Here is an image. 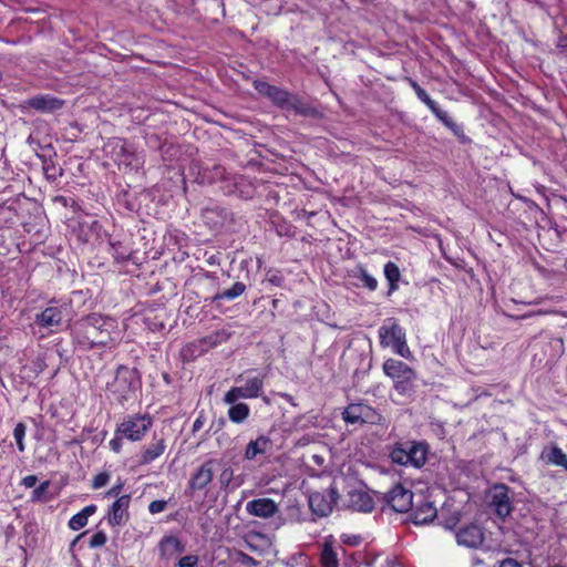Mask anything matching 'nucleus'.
Instances as JSON below:
<instances>
[{
	"mask_svg": "<svg viewBox=\"0 0 567 567\" xmlns=\"http://www.w3.org/2000/svg\"><path fill=\"white\" fill-rule=\"evenodd\" d=\"M111 480V474L109 472H100L93 476L91 482V487L93 489H100L109 484Z\"/></svg>",
	"mask_w": 567,
	"mask_h": 567,
	"instance_id": "nucleus-40",
	"label": "nucleus"
},
{
	"mask_svg": "<svg viewBox=\"0 0 567 567\" xmlns=\"http://www.w3.org/2000/svg\"><path fill=\"white\" fill-rule=\"evenodd\" d=\"M204 426V419L202 415H199L193 423L192 431L195 433L199 431Z\"/></svg>",
	"mask_w": 567,
	"mask_h": 567,
	"instance_id": "nucleus-52",
	"label": "nucleus"
},
{
	"mask_svg": "<svg viewBox=\"0 0 567 567\" xmlns=\"http://www.w3.org/2000/svg\"><path fill=\"white\" fill-rule=\"evenodd\" d=\"M342 419L348 424H382L383 416L365 403H350L342 411Z\"/></svg>",
	"mask_w": 567,
	"mask_h": 567,
	"instance_id": "nucleus-8",
	"label": "nucleus"
},
{
	"mask_svg": "<svg viewBox=\"0 0 567 567\" xmlns=\"http://www.w3.org/2000/svg\"><path fill=\"white\" fill-rule=\"evenodd\" d=\"M70 305L51 300L48 307L35 316V323L42 328H60L69 320Z\"/></svg>",
	"mask_w": 567,
	"mask_h": 567,
	"instance_id": "nucleus-9",
	"label": "nucleus"
},
{
	"mask_svg": "<svg viewBox=\"0 0 567 567\" xmlns=\"http://www.w3.org/2000/svg\"><path fill=\"white\" fill-rule=\"evenodd\" d=\"M246 511L248 514L261 518H269L274 516L278 511V505L271 498H255L246 504Z\"/></svg>",
	"mask_w": 567,
	"mask_h": 567,
	"instance_id": "nucleus-21",
	"label": "nucleus"
},
{
	"mask_svg": "<svg viewBox=\"0 0 567 567\" xmlns=\"http://www.w3.org/2000/svg\"><path fill=\"white\" fill-rule=\"evenodd\" d=\"M509 493V487L503 483H497L491 488L489 505L494 508L495 514L503 519L513 511Z\"/></svg>",
	"mask_w": 567,
	"mask_h": 567,
	"instance_id": "nucleus-14",
	"label": "nucleus"
},
{
	"mask_svg": "<svg viewBox=\"0 0 567 567\" xmlns=\"http://www.w3.org/2000/svg\"><path fill=\"white\" fill-rule=\"evenodd\" d=\"M123 487H124V483L121 480H118L116 484H114L109 491H106L104 493V497H116L117 498V497L122 496L121 492H122Z\"/></svg>",
	"mask_w": 567,
	"mask_h": 567,
	"instance_id": "nucleus-49",
	"label": "nucleus"
},
{
	"mask_svg": "<svg viewBox=\"0 0 567 567\" xmlns=\"http://www.w3.org/2000/svg\"><path fill=\"white\" fill-rule=\"evenodd\" d=\"M246 290V285L244 282L237 281L235 282L231 288L226 289L221 292H216L212 298H205V300H210V302L215 303L220 300H234L238 297H240Z\"/></svg>",
	"mask_w": 567,
	"mask_h": 567,
	"instance_id": "nucleus-31",
	"label": "nucleus"
},
{
	"mask_svg": "<svg viewBox=\"0 0 567 567\" xmlns=\"http://www.w3.org/2000/svg\"><path fill=\"white\" fill-rule=\"evenodd\" d=\"M38 482L37 475H27L22 478L21 484L27 488H32Z\"/></svg>",
	"mask_w": 567,
	"mask_h": 567,
	"instance_id": "nucleus-51",
	"label": "nucleus"
},
{
	"mask_svg": "<svg viewBox=\"0 0 567 567\" xmlns=\"http://www.w3.org/2000/svg\"><path fill=\"white\" fill-rule=\"evenodd\" d=\"M159 551L162 556L172 557L174 555H181L185 550V546L182 540L173 535L164 536L159 542Z\"/></svg>",
	"mask_w": 567,
	"mask_h": 567,
	"instance_id": "nucleus-28",
	"label": "nucleus"
},
{
	"mask_svg": "<svg viewBox=\"0 0 567 567\" xmlns=\"http://www.w3.org/2000/svg\"><path fill=\"white\" fill-rule=\"evenodd\" d=\"M319 560L321 567H339L338 553L331 542L326 540L322 544Z\"/></svg>",
	"mask_w": 567,
	"mask_h": 567,
	"instance_id": "nucleus-32",
	"label": "nucleus"
},
{
	"mask_svg": "<svg viewBox=\"0 0 567 567\" xmlns=\"http://www.w3.org/2000/svg\"><path fill=\"white\" fill-rule=\"evenodd\" d=\"M27 432V425L23 422H19L16 424L13 429V437L17 443V447L20 452H24L25 444H24V437Z\"/></svg>",
	"mask_w": 567,
	"mask_h": 567,
	"instance_id": "nucleus-39",
	"label": "nucleus"
},
{
	"mask_svg": "<svg viewBox=\"0 0 567 567\" xmlns=\"http://www.w3.org/2000/svg\"><path fill=\"white\" fill-rule=\"evenodd\" d=\"M213 213H214V210H207V212H206V214H207V215H208V214H213Z\"/></svg>",
	"mask_w": 567,
	"mask_h": 567,
	"instance_id": "nucleus-57",
	"label": "nucleus"
},
{
	"mask_svg": "<svg viewBox=\"0 0 567 567\" xmlns=\"http://www.w3.org/2000/svg\"><path fill=\"white\" fill-rule=\"evenodd\" d=\"M115 161L117 164L130 167L133 171H138L144 165V158L138 154L135 148L125 141H118L114 146Z\"/></svg>",
	"mask_w": 567,
	"mask_h": 567,
	"instance_id": "nucleus-17",
	"label": "nucleus"
},
{
	"mask_svg": "<svg viewBox=\"0 0 567 567\" xmlns=\"http://www.w3.org/2000/svg\"><path fill=\"white\" fill-rule=\"evenodd\" d=\"M141 386L142 380L137 369L121 364L109 390L117 403L124 404L135 396Z\"/></svg>",
	"mask_w": 567,
	"mask_h": 567,
	"instance_id": "nucleus-3",
	"label": "nucleus"
},
{
	"mask_svg": "<svg viewBox=\"0 0 567 567\" xmlns=\"http://www.w3.org/2000/svg\"><path fill=\"white\" fill-rule=\"evenodd\" d=\"M349 506L358 512L370 513L374 508L372 496L361 489H353L348 493Z\"/></svg>",
	"mask_w": 567,
	"mask_h": 567,
	"instance_id": "nucleus-24",
	"label": "nucleus"
},
{
	"mask_svg": "<svg viewBox=\"0 0 567 567\" xmlns=\"http://www.w3.org/2000/svg\"><path fill=\"white\" fill-rule=\"evenodd\" d=\"M27 105L41 113H53L64 107L65 101L51 94H38L27 100Z\"/></svg>",
	"mask_w": 567,
	"mask_h": 567,
	"instance_id": "nucleus-20",
	"label": "nucleus"
},
{
	"mask_svg": "<svg viewBox=\"0 0 567 567\" xmlns=\"http://www.w3.org/2000/svg\"><path fill=\"white\" fill-rule=\"evenodd\" d=\"M384 277L388 281L389 290L388 295H392L399 289V282L401 280V271L399 266L393 261H388L383 268Z\"/></svg>",
	"mask_w": 567,
	"mask_h": 567,
	"instance_id": "nucleus-30",
	"label": "nucleus"
},
{
	"mask_svg": "<svg viewBox=\"0 0 567 567\" xmlns=\"http://www.w3.org/2000/svg\"><path fill=\"white\" fill-rule=\"evenodd\" d=\"M167 502L164 499H156L150 503L148 511L151 514H158L165 511Z\"/></svg>",
	"mask_w": 567,
	"mask_h": 567,
	"instance_id": "nucleus-47",
	"label": "nucleus"
},
{
	"mask_svg": "<svg viewBox=\"0 0 567 567\" xmlns=\"http://www.w3.org/2000/svg\"><path fill=\"white\" fill-rule=\"evenodd\" d=\"M483 528L477 524H468L458 529L456 542L458 545L468 548H478L484 542Z\"/></svg>",
	"mask_w": 567,
	"mask_h": 567,
	"instance_id": "nucleus-19",
	"label": "nucleus"
},
{
	"mask_svg": "<svg viewBox=\"0 0 567 567\" xmlns=\"http://www.w3.org/2000/svg\"><path fill=\"white\" fill-rule=\"evenodd\" d=\"M107 537L106 534L103 530H99L94 533L89 542L90 548H99L106 544Z\"/></svg>",
	"mask_w": 567,
	"mask_h": 567,
	"instance_id": "nucleus-42",
	"label": "nucleus"
},
{
	"mask_svg": "<svg viewBox=\"0 0 567 567\" xmlns=\"http://www.w3.org/2000/svg\"><path fill=\"white\" fill-rule=\"evenodd\" d=\"M380 344L383 348H392L393 352L409 358L411 351L406 343L405 329L400 326L395 318H388L378 330Z\"/></svg>",
	"mask_w": 567,
	"mask_h": 567,
	"instance_id": "nucleus-5",
	"label": "nucleus"
},
{
	"mask_svg": "<svg viewBox=\"0 0 567 567\" xmlns=\"http://www.w3.org/2000/svg\"><path fill=\"white\" fill-rule=\"evenodd\" d=\"M97 507L94 504L87 505L79 513L73 515L69 520V528L72 530H80L87 525L89 517L96 512Z\"/></svg>",
	"mask_w": 567,
	"mask_h": 567,
	"instance_id": "nucleus-29",
	"label": "nucleus"
},
{
	"mask_svg": "<svg viewBox=\"0 0 567 567\" xmlns=\"http://www.w3.org/2000/svg\"><path fill=\"white\" fill-rule=\"evenodd\" d=\"M44 171H45V173H48L49 172V166H44Z\"/></svg>",
	"mask_w": 567,
	"mask_h": 567,
	"instance_id": "nucleus-56",
	"label": "nucleus"
},
{
	"mask_svg": "<svg viewBox=\"0 0 567 567\" xmlns=\"http://www.w3.org/2000/svg\"><path fill=\"white\" fill-rule=\"evenodd\" d=\"M131 495L117 497L109 507L105 519L111 527L125 525L130 520Z\"/></svg>",
	"mask_w": 567,
	"mask_h": 567,
	"instance_id": "nucleus-15",
	"label": "nucleus"
},
{
	"mask_svg": "<svg viewBox=\"0 0 567 567\" xmlns=\"http://www.w3.org/2000/svg\"><path fill=\"white\" fill-rule=\"evenodd\" d=\"M341 540L343 544L346 545H349V546H358L360 545L361 540H362V537L360 535H348V534H342L341 535Z\"/></svg>",
	"mask_w": 567,
	"mask_h": 567,
	"instance_id": "nucleus-50",
	"label": "nucleus"
},
{
	"mask_svg": "<svg viewBox=\"0 0 567 567\" xmlns=\"http://www.w3.org/2000/svg\"><path fill=\"white\" fill-rule=\"evenodd\" d=\"M218 462L215 458H208L198 466L190 475L186 493L193 496L196 492H202L213 482L215 470Z\"/></svg>",
	"mask_w": 567,
	"mask_h": 567,
	"instance_id": "nucleus-10",
	"label": "nucleus"
},
{
	"mask_svg": "<svg viewBox=\"0 0 567 567\" xmlns=\"http://www.w3.org/2000/svg\"><path fill=\"white\" fill-rule=\"evenodd\" d=\"M51 485L50 481L42 482L38 487H35L31 493L32 502H48L50 498L47 493Z\"/></svg>",
	"mask_w": 567,
	"mask_h": 567,
	"instance_id": "nucleus-38",
	"label": "nucleus"
},
{
	"mask_svg": "<svg viewBox=\"0 0 567 567\" xmlns=\"http://www.w3.org/2000/svg\"><path fill=\"white\" fill-rule=\"evenodd\" d=\"M143 321L146 329L152 332H158L165 328L164 320L155 313H148L144 316Z\"/></svg>",
	"mask_w": 567,
	"mask_h": 567,
	"instance_id": "nucleus-37",
	"label": "nucleus"
},
{
	"mask_svg": "<svg viewBox=\"0 0 567 567\" xmlns=\"http://www.w3.org/2000/svg\"><path fill=\"white\" fill-rule=\"evenodd\" d=\"M153 426V417L150 413L127 414L116 425L117 433L131 442H140Z\"/></svg>",
	"mask_w": 567,
	"mask_h": 567,
	"instance_id": "nucleus-6",
	"label": "nucleus"
},
{
	"mask_svg": "<svg viewBox=\"0 0 567 567\" xmlns=\"http://www.w3.org/2000/svg\"><path fill=\"white\" fill-rule=\"evenodd\" d=\"M72 343L86 351L94 348H114L121 341L117 321L99 313L87 315L71 327Z\"/></svg>",
	"mask_w": 567,
	"mask_h": 567,
	"instance_id": "nucleus-1",
	"label": "nucleus"
},
{
	"mask_svg": "<svg viewBox=\"0 0 567 567\" xmlns=\"http://www.w3.org/2000/svg\"><path fill=\"white\" fill-rule=\"evenodd\" d=\"M125 436H122L121 433H117V427L115 429L114 437L109 442L110 449L114 453H120L123 449V440Z\"/></svg>",
	"mask_w": 567,
	"mask_h": 567,
	"instance_id": "nucleus-43",
	"label": "nucleus"
},
{
	"mask_svg": "<svg viewBox=\"0 0 567 567\" xmlns=\"http://www.w3.org/2000/svg\"><path fill=\"white\" fill-rule=\"evenodd\" d=\"M382 371L393 381V389L399 394H408L413 390L416 372L405 362L389 358L383 362Z\"/></svg>",
	"mask_w": 567,
	"mask_h": 567,
	"instance_id": "nucleus-4",
	"label": "nucleus"
},
{
	"mask_svg": "<svg viewBox=\"0 0 567 567\" xmlns=\"http://www.w3.org/2000/svg\"><path fill=\"white\" fill-rule=\"evenodd\" d=\"M406 81L416 94L417 99L430 109L434 116L456 137L463 140L465 137L463 125L455 123L452 117L449 116L447 112L443 111L415 80L406 78Z\"/></svg>",
	"mask_w": 567,
	"mask_h": 567,
	"instance_id": "nucleus-7",
	"label": "nucleus"
},
{
	"mask_svg": "<svg viewBox=\"0 0 567 567\" xmlns=\"http://www.w3.org/2000/svg\"><path fill=\"white\" fill-rule=\"evenodd\" d=\"M204 353H206V351L199 339L186 343L181 349V358L184 362H192Z\"/></svg>",
	"mask_w": 567,
	"mask_h": 567,
	"instance_id": "nucleus-33",
	"label": "nucleus"
},
{
	"mask_svg": "<svg viewBox=\"0 0 567 567\" xmlns=\"http://www.w3.org/2000/svg\"><path fill=\"white\" fill-rule=\"evenodd\" d=\"M264 391V377L247 378L245 384L241 386L230 388L224 396L226 404H234L239 399H256L261 395Z\"/></svg>",
	"mask_w": 567,
	"mask_h": 567,
	"instance_id": "nucleus-11",
	"label": "nucleus"
},
{
	"mask_svg": "<svg viewBox=\"0 0 567 567\" xmlns=\"http://www.w3.org/2000/svg\"><path fill=\"white\" fill-rule=\"evenodd\" d=\"M111 255L117 262H123L130 259L131 251L122 243H111Z\"/></svg>",
	"mask_w": 567,
	"mask_h": 567,
	"instance_id": "nucleus-36",
	"label": "nucleus"
},
{
	"mask_svg": "<svg viewBox=\"0 0 567 567\" xmlns=\"http://www.w3.org/2000/svg\"><path fill=\"white\" fill-rule=\"evenodd\" d=\"M234 477V471L231 467H226L221 471V473L219 474V484H220V487H227L229 485V483L231 482Z\"/></svg>",
	"mask_w": 567,
	"mask_h": 567,
	"instance_id": "nucleus-45",
	"label": "nucleus"
},
{
	"mask_svg": "<svg viewBox=\"0 0 567 567\" xmlns=\"http://www.w3.org/2000/svg\"><path fill=\"white\" fill-rule=\"evenodd\" d=\"M286 111H292L293 113L308 116V117H317L319 115V111L316 106H313L309 101L305 100L298 94L290 93L288 99Z\"/></svg>",
	"mask_w": 567,
	"mask_h": 567,
	"instance_id": "nucleus-23",
	"label": "nucleus"
},
{
	"mask_svg": "<svg viewBox=\"0 0 567 567\" xmlns=\"http://www.w3.org/2000/svg\"><path fill=\"white\" fill-rule=\"evenodd\" d=\"M252 86L261 96L268 99L278 109L285 110L287 107L291 92L262 80H255Z\"/></svg>",
	"mask_w": 567,
	"mask_h": 567,
	"instance_id": "nucleus-16",
	"label": "nucleus"
},
{
	"mask_svg": "<svg viewBox=\"0 0 567 567\" xmlns=\"http://www.w3.org/2000/svg\"><path fill=\"white\" fill-rule=\"evenodd\" d=\"M384 501L394 512L406 513L413 508V492L398 483L385 493Z\"/></svg>",
	"mask_w": 567,
	"mask_h": 567,
	"instance_id": "nucleus-13",
	"label": "nucleus"
},
{
	"mask_svg": "<svg viewBox=\"0 0 567 567\" xmlns=\"http://www.w3.org/2000/svg\"><path fill=\"white\" fill-rule=\"evenodd\" d=\"M498 567H530V564H524L513 557H505L498 561Z\"/></svg>",
	"mask_w": 567,
	"mask_h": 567,
	"instance_id": "nucleus-46",
	"label": "nucleus"
},
{
	"mask_svg": "<svg viewBox=\"0 0 567 567\" xmlns=\"http://www.w3.org/2000/svg\"><path fill=\"white\" fill-rule=\"evenodd\" d=\"M557 47L563 50L567 49V35L559 37Z\"/></svg>",
	"mask_w": 567,
	"mask_h": 567,
	"instance_id": "nucleus-53",
	"label": "nucleus"
},
{
	"mask_svg": "<svg viewBox=\"0 0 567 567\" xmlns=\"http://www.w3.org/2000/svg\"><path fill=\"white\" fill-rule=\"evenodd\" d=\"M429 452L426 441L404 440L391 446L389 456L395 464L421 468L427 461Z\"/></svg>",
	"mask_w": 567,
	"mask_h": 567,
	"instance_id": "nucleus-2",
	"label": "nucleus"
},
{
	"mask_svg": "<svg viewBox=\"0 0 567 567\" xmlns=\"http://www.w3.org/2000/svg\"><path fill=\"white\" fill-rule=\"evenodd\" d=\"M204 277H205L206 279H209V280L214 281V282H216V281H217V279H218V278H217V276H216L214 272H210V271H206V272L204 274Z\"/></svg>",
	"mask_w": 567,
	"mask_h": 567,
	"instance_id": "nucleus-54",
	"label": "nucleus"
},
{
	"mask_svg": "<svg viewBox=\"0 0 567 567\" xmlns=\"http://www.w3.org/2000/svg\"><path fill=\"white\" fill-rule=\"evenodd\" d=\"M230 334L225 330H217L212 332L208 336L200 338V342L205 349V351H209L210 349L226 342L229 339Z\"/></svg>",
	"mask_w": 567,
	"mask_h": 567,
	"instance_id": "nucleus-34",
	"label": "nucleus"
},
{
	"mask_svg": "<svg viewBox=\"0 0 567 567\" xmlns=\"http://www.w3.org/2000/svg\"><path fill=\"white\" fill-rule=\"evenodd\" d=\"M437 515L436 507L433 503L423 499L415 506L412 513V520L414 524H426L432 522Z\"/></svg>",
	"mask_w": 567,
	"mask_h": 567,
	"instance_id": "nucleus-25",
	"label": "nucleus"
},
{
	"mask_svg": "<svg viewBox=\"0 0 567 567\" xmlns=\"http://www.w3.org/2000/svg\"><path fill=\"white\" fill-rule=\"evenodd\" d=\"M338 492L336 487H330L327 493L312 492L309 495L308 503L311 512L318 517H326L331 514L333 505L337 503Z\"/></svg>",
	"mask_w": 567,
	"mask_h": 567,
	"instance_id": "nucleus-12",
	"label": "nucleus"
},
{
	"mask_svg": "<svg viewBox=\"0 0 567 567\" xmlns=\"http://www.w3.org/2000/svg\"><path fill=\"white\" fill-rule=\"evenodd\" d=\"M198 557L196 555H186L178 560V567H196Z\"/></svg>",
	"mask_w": 567,
	"mask_h": 567,
	"instance_id": "nucleus-48",
	"label": "nucleus"
},
{
	"mask_svg": "<svg viewBox=\"0 0 567 567\" xmlns=\"http://www.w3.org/2000/svg\"><path fill=\"white\" fill-rule=\"evenodd\" d=\"M270 446V439L265 435H259L256 440L247 444L244 456L246 460L252 461L258 455L265 454Z\"/></svg>",
	"mask_w": 567,
	"mask_h": 567,
	"instance_id": "nucleus-26",
	"label": "nucleus"
},
{
	"mask_svg": "<svg viewBox=\"0 0 567 567\" xmlns=\"http://www.w3.org/2000/svg\"><path fill=\"white\" fill-rule=\"evenodd\" d=\"M349 276L353 279L352 284L355 288H363L371 292L378 289L379 282L377 278L369 274L368 269L362 264H358L350 271Z\"/></svg>",
	"mask_w": 567,
	"mask_h": 567,
	"instance_id": "nucleus-22",
	"label": "nucleus"
},
{
	"mask_svg": "<svg viewBox=\"0 0 567 567\" xmlns=\"http://www.w3.org/2000/svg\"><path fill=\"white\" fill-rule=\"evenodd\" d=\"M231 406L228 410V417L233 423L239 424L248 419L250 414V409L246 403H237L230 404Z\"/></svg>",
	"mask_w": 567,
	"mask_h": 567,
	"instance_id": "nucleus-35",
	"label": "nucleus"
},
{
	"mask_svg": "<svg viewBox=\"0 0 567 567\" xmlns=\"http://www.w3.org/2000/svg\"><path fill=\"white\" fill-rule=\"evenodd\" d=\"M236 561L246 567H255L259 564L254 557L243 551L237 553Z\"/></svg>",
	"mask_w": 567,
	"mask_h": 567,
	"instance_id": "nucleus-44",
	"label": "nucleus"
},
{
	"mask_svg": "<svg viewBox=\"0 0 567 567\" xmlns=\"http://www.w3.org/2000/svg\"><path fill=\"white\" fill-rule=\"evenodd\" d=\"M167 449L166 440L163 434L154 433L152 441L142 446L138 455V465H150L158 460Z\"/></svg>",
	"mask_w": 567,
	"mask_h": 567,
	"instance_id": "nucleus-18",
	"label": "nucleus"
},
{
	"mask_svg": "<svg viewBox=\"0 0 567 567\" xmlns=\"http://www.w3.org/2000/svg\"><path fill=\"white\" fill-rule=\"evenodd\" d=\"M85 534H86V532L81 533V534L75 538L74 543H75L78 539H80L81 537H83Z\"/></svg>",
	"mask_w": 567,
	"mask_h": 567,
	"instance_id": "nucleus-55",
	"label": "nucleus"
},
{
	"mask_svg": "<svg viewBox=\"0 0 567 567\" xmlns=\"http://www.w3.org/2000/svg\"><path fill=\"white\" fill-rule=\"evenodd\" d=\"M542 458L547 464L560 466L567 472V454L558 445L545 447Z\"/></svg>",
	"mask_w": 567,
	"mask_h": 567,
	"instance_id": "nucleus-27",
	"label": "nucleus"
},
{
	"mask_svg": "<svg viewBox=\"0 0 567 567\" xmlns=\"http://www.w3.org/2000/svg\"><path fill=\"white\" fill-rule=\"evenodd\" d=\"M276 233L280 237L292 238L296 235V228L291 224L282 221L276 226Z\"/></svg>",
	"mask_w": 567,
	"mask_h": 567,
	"instance_id": "nucleus-41",
	"label": "nucleus"
}]
</instances>
